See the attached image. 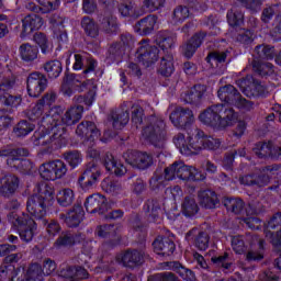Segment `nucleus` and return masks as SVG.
Returning <instances> with one entry per match:
<instances>
[{
    "mask_svg": "<svg viewBox=\"0 0 281 281\" xmlns=\"http://www.w3.org/2000/svg\"><path fill=\"white\" fill-rule=\"evenodd\" d=\"M198 198L200 201V205H202V207H205L206 210H214V207L218 205V196L216 195V192L210 189L201 190L198 193Z\"/></svg>",
    "mask_w": 281,
    "mask_h": 281,
    "instance_id": "37",
    "label": "nucleus"
},
{
    "mask_svg": "<svg viewBox=\"0 0 281 281\" xmlns=\"http://www.w3.org/2000/svg\"><path fill=\"white\" fill-rule=\"evenodd\" d=\"M130 120H131V114L128 113V110H125L124 112H121V113L111 112L110 114V122H112V126L116 131H122V128H124V126L128 124Z\"/></svg>",
    "mask_w": 281,
    "mask_h": 281,
    "instance_id": "44",
    "label": "nucleus"
},
{
    "mask_svg": "<svg viewBox=\"0 0 281 281\" xmlns=\"http://www.w3.org/2000/svg\"><path fill=\"white\" fill-rule=\"evenodd\" d=\"M239 183L249 188H267L269 186V178L259 169L257 172L239 177Z\"/></svg>",
    "mask_w": 281,
    "mask_h": 281,
    "instance_id": "21",
    "label": "nucleus"
},
{
    "mask_svg": "<svg viewBox=\"0 0 281 281\" xmlns=\"http://www.w3.org/2000/svg\"><path fill=\"white\" fill-rule=\"evenodd\" d=\"M217 98L226 104H233L240 111H254V101H249L240 94L236 87L232 85L223 86L217 91Z\"/></svg>",
    "mask_w": 281,
    "mask_h": 281,
    "instance_id": "4",
    "label": "nucleus"
},
{
    "mask_svg": "<svg viewBox=\"0 0 281 281\" xmlns=\"http://www.w3.org/2000/svg\"><path fill=\"white\" fill-rule=\"evenodd\" d=\"M246 240L251 247L246 254V260L248 262H259V260H262L265 258V239L250 233L246 235Z\"/></svg>",
    "mask_w": 281,
    "mask_h": 281,
    "instance_id": "12",
    "label": "nucleus"
},
{
    "mask_svg": "<svg viewBox=\"0 0 281 281\" xmlns=\"http://www.w3.org/2000/svg\"><path fill=\"white\" fill-rule=\"evenodd\" d=\"M250 66L252 67V71L261 78H269L271 76H276V66H273V64L269 61H262L257 57H254L250 61Z\"/></svg>",
    "mask_w": 281,
    "mask_h": 281,
    "instance_id": "29",
    "label": "nucleus"
},
{
    "mask_svg": "<svg viewBox=\"0 0 281 281\" xmlns=\"http://www.w3.org/2000/svg\"><path fill=\"white\" fill-rule=\"evenodd\" d=\"M136 58L144 67H153L159 60V48L143 42L136 50Z\"/></svg>",
    "mask_w": 281,
    "mask_h": 281,
    "instance_id": "13",
    "label": "nucleus"
},
{
    "mask_svg": "<svg viewBox=\"0 0 281 281\" xmlns=\"http://www.w3.org/2000/svg\"><path fill=\"white\" fill-rule=\"evenodd\" d=\"M191 146L195 150V155H198L199 150H216L221 148V139L207 136L204 131L196 130L195 142Z\"/></svg>",
    "mask_w": 281,
    "mask_h": 281,
    "instance_id": "14",
    "label": "nucleus"
},
{
    "mask_svg": "<svg viewBox=\"0 0 281 281\" xmlns=\"http://www.w3.org/2000/svg\"><path fill=\"white\" fill-rule=\"evenodd\" d=\"M101 188L104 192L112 195L120 194L122 192V183L115 180L111 181L109 179H104L101 182Z\"/></svg>",
    "mask_w": 281,
    "mask_h": 281,
    "instance_id": "60",
    "label": "nucleus"
},
{
    "mask_svg": "<svg viewBox=\"0 0 281 281\" xmlns=\"http://www.w3.org/2000/svg\"><path fill=\"white\" fill-rule=\"evenodd\" d=\"M64 159L71 168H77L82 162V155L78 150H69L64 153Z\"/></svg>",
    "mask_w": 281,
    "mask_h": 281,
    "instance_id": "63",
    "label": "nucleus"
},
{
    "mask_svg": "<svg viewBox=\"0 0 281 281\" xmlns=\"http://www.w3.org/2000/svg\"><path fill=\"white\" fill-rule=\"evenodd\" d=\"M43 69L48 78L56 80L63 74V63L58 59L48 60L43 65Z\"/></svg>",
    "mask_w": 281,
    "mask_h": 281,
    "instance_id": "48",
    "label": "nucleus"
},
{
    "mask_svg": "<svg viewBox=\"0 0 281 281\" xmlns=\"http://www.w3.org/2000/svg\"><path fill=\"white\" fill-rule=\"evenodd\" d=\"M24 277L27 281H43V268L38 263H33L29 267Z\"/></svg>",
    "mask_w": 281,
    "mask_h": 281,
    "instance_id": "61",
    "label": "nucleus"
},
{
    "mask_svg": "<svg viewBox=\"0 0 281 281\" xmlns=\"http://www.w3.org/2000/svg\"><path fill=\"white\" fill-rule=\"evenodd\" d=\"M252 153L258 157L259 159H265L266 157H276V154L273 153V143L269 142H259L255 144V147L252 148Z\"/></svg>",
    "mask_w": 281,
    "mask_h": 281,
    "instance_id": "46",
    "label": "nucleus"
},
{
    "mask_svg": "<svg viewBox=\"0 0 281 281\" xmlns=\"http://www.w3.org/2000/svg\"><path fill=\"white\" fill-rule=\"evenodd\" d=\"M101 30L105 34H114L117 32V18L111 13H106L101 20Z\"/></svg>",
    "mask_w": 281,
    "mask_h": 281,
    "instance_id": "52",
    "label": "nucleus"
},
{
    "mask_svg": "<svg viewBox=\"0 0 281 281\" xmlns=\"http://www.w3.org/2000/svg\"><path fill=\"white\" fill-rule=\"evenodd\" d=\"M143 137L156 148L161 146V142H166L168 137L166 122L156 115H150L147 117L146 126L143 128Z\"/></svg>",
    "mask_w": 281,
    "mask_h": 281,
    "instance_id": "3",
    "label": "nucleus"
},
{
    "mask_svg": "<svg viewBox=\"0 0 281 281\" xmlns=\"http://www.w3.org/2000/svg\"><path fill=\"white\" fill-rule=\"evenodd\" d=\"M30 155V150L27 148H15V149H2L0 150V157H8L7 164L10 168H19V164L21 161L20 157H27Z\"/></svg>",
    "mask_w": 281,
    "mask_h": 281,
    "instance_id": "26",
    "label": "nucleus"
},
{
    "mask_svg": "<svg viewBox=\"0 0 281 281\" xmlns=\"http://www.w3.org/2000/svg\"><path fill=\"white\" fill-rule=\"evenodd\" d=\"M16 81L12 77H0V103L4 106H19L21 104V97L8 93L14 89Z\"/></svg>",
    "mask_w": 281,
    "mask_h": 281,
    "instance_id": "9",
    "label": "nucleus"
},
{
    "mask_svg": "<svg viewBox=\"0 0 281 281\" xmlns=\"http://www.w3.org/2000/svg\"><path fill=\"white\" fill-rule=\"evenodd\" d=\"M211 262L218 269L229 271L234 267V257L229 252H223L220 256L212 257Z\"/></svg>",
    "mask_w": 281,
    "mask_h": 281,
    "instance_id": "43",
    "label": "nucleus"
},
{
    "mask_svg": "<svg viewBox=\"0 0 281 281\" xmlns=\"http://www.w3.org/2000/svg\"><path fill=\"white\" fill-rule=\"evenodd\" d=\"M224 207L232 214H243L245 212V202L239 198H225Z\"/></svg>",
    "mask_w": 281,
    "mask_h": 281,
    "instance_id": "50",
    "label": "nucleus"
},
{
    "mask_svg": "<svg viewBox=\"0 0 281 281\" xmlns=\"http://www.w3.org/2000/svg\"><path fill=\"white\" fill-rule=\"evenodd\" d=\"M76 201V193H74V190L67 188L58 191L57 193V203L61 207H69Z\"/></svg>",
    "mask_w": 281,
    "mask_h": 281,
    "instance_id": "53",
    "label": "nucleus"
},
{
    "mask_svg": "<svg viewBox=\"0 0 281 281\" xmlns=\"http://www.w3.org/2000/svg\"><path fill=\"white\" fill-rule=\"evenodd\" d=\"M170 122L177 128H188L194 122V113L188 108H176L169 115Z\"/></svg>",
    "mask_w": 281,
    "mask_h": 281,
    "instance_id": "15",
    "label": "nucleus"
},
{
    "mask_svg": "<svg viewBox=\"0 0 281 281\" xmlns=\"http://www.w3.org/2000/svg\"><path fill=\"white\" fill-rule=\"evenodd\" d=\"M200 122L212 128L221 130V103L206 108L200 115Z\"/></svg>",
    "mask_w": 281,
    "mask_h": 281,
    "instance_id": "18",
    "label": "nucleus"
},
{
    "mask_svg": "<svg viewBox=\"0 0 281 281\" xmlns=\"http://www.w3.org/2000/svg\"><path fill=\"white\" fill-rule=\"evenodd\" d=\"M153 247L155 254L158 256H162V258H168L169 256H172L175 254V249H177V246L175 245V241L168 237H161L158 236L153 241Z\"/></svg>",
    "mask_w": 281,
    "mask_h": 281,
    "instance_id": "22",
    "label": "nucleus"
},
{
    "mask_svg": "<svg viewBox=\"0 0 281 281\" xmlns=\"http://www.w3.org/2000/svg\"><path fill=\"white\" fill-rule=\"evenodd\" d=\"M250 91V95L254 98H267L269 95V88L258 80L252 81Z\"/></svg>",
    "mask_w": 281,
    "mask_h": 281,
    "instance_id": "62",
    "label": "nucleus"
},
{
    "mask_svg": "<svg viewBox=\"0 0 281 281\" xmlns=\"http://www.w3.org/2000/svg\"><path fill=\"white\" fill-rule=\"evenodd\" d=\"M52 205H54V189L49 186H44L38 193L27 199L26 210L36 221H43Z\"/></svg>",
    "mask_w": 281,
    "mask_h": 281,
    "instance_id": "1",
    "label": "nucleus"
},
{
    "mask_svg": "<svg viewBox=\"0 0 281 281\" xmlns=\"http://www.w3.org/2000/svg\"><path fill=\"white\" fill-rule=\"evenodd\" d=\"M186 240L192 243L199 251H205L210 247V234L199 227H193L187 232Z\"/></svg>",
    "mask_w": 281,
    "mask_h": 281,
    "instance_id": "16",
    "label": "nucleus"
},
{
    "mask_svg": "<svg viewBox=\"0 0 281 281\" xmlns=\"http://www.w3.org/2000/svg\"><path fill=\"white\" fill-rule=\"evenodd\" d=\"M245 15L243 14V10L238 9L237 7L232 8L227 12V21L231 27H238V25H243V21Z\"/></svg>",
    "mask_w": 281,
    "mask_h": 281,
    "instance_id": "57",
    "label": "nucleus"
},
{
    "mask_svg": "<svg viewBox=\"0 0 281 281\" xmlns=\"http://www.w3.org/2000/svg\"><path fill=\"white\" fill-rule=\"evenodd\" d=\"M81 27L87 36L90 38H98L100 35V26L97 24L94 19L83 16L81 20Z\"/></svg>",
    "mask_w": 281,
    "mask_h": 281,
    "instance_id": "47",
    "label": "nucleus"
},
{
    "mask_svg": "<svg viewBox=\"0 0 281 281\" xmlns=\"http://www.w3.org/2000/svg\"><path fill=\"white\" fill-rule=\"evenodd\" d=\"M175 58L172 57V54H167L161 57L160 66H159V74L161 76H165L166 78L172 76L175 71Z\"/></svg>",
    "mask_w": 281,
    "mask_h": 281,
    "instance_id": "51",
    "label": "nucleus"
},
{
    "mask_svg": "<svg viewBox=\"0 0 281 281\" xmlns=\"http://www.w3.org/2000/svg\"><path fill=\"white\" fill-rule=\"evenodd\" d=\"M265 236L274 249L281 250V212L276 213L267 223Z\"/></svg>",
    "mask_w": 281,
    "mask_h": 281,
    "instance_id": "8",
    "label": "nucleus"
},
{
    "mask_svg": "<svg viewBox=\"0 0 281 281\" xmlns=\"http://www.w3.org/2000/svg\"><path fill=\"white\" fill-rule=\"evenodd\" d=\"M100 177H102V171L100 170V167H98V162L91 160L87 164L86 170L78 180L81 190H85L86 192L88 190H93L98 184V181H100Z\"/></svg>",
    "mask_w": 281,
    "mask_h": 281,
    "instance_id": "7",
    "label": "nucleus"
},
{
    "mask_svg": "<svg viewBox=\"0 0 281 281\" xmlns=\"http://www.w3.org/2000/svg\"><path fill=\"white\" fill-rule=\"evenodd\" d=\"M74 58H75V64L72 66V69L78 71L86 67V69L83 70L85 76H87V74H91L95 71V67H98V61H95V59L93 58H87L86 64H85V57H82V55L80 54H75Z\"/></svg>",
    "mask_w": 281,
    "mask_h": 281,
    "instance_id": "36",
    "label": "nucleus"
},
{
    "mask_svg": "<svg viewBox=\"0 0 281 281\" xmlns=\"http://www.w3.org/2000/svg\"><path fill=\"white\" fill-rule=\"evenodd\" d=\"M86 89H89L88 93L86 95H76L74 101L77 104H86L87 106H91L95 100V83H93V87L88 86L85 88V91Z\"/></svg>",
    "mask_w": 281,
    "mask_h": 281,
    "instance_id": "58",
    "label": "nucleus"
},
{
    "mask_svg": "<svg viewBox=\"0 0 281 281\" xmlns=\"http://www.w3.org/2000/svg\"><path fill=\"white\" fill-rule=\"evenodd\" d=\"M176 177L182 181H196V169L187 166L183 161H175L165 169V180L172 181Z\"/></svg>",
    "mask_w": 281,
    "mask_h": 281,
    "instance_id": "6",
    "label": "nucleus"
},
{
    "mask_svg": "<svg viewBox=\"0 0 281 281\" xmlns=\"http://www.w3.org/2000/svg\"><path fill=\"white\" fill-rule=\"evenodd\" d=\"M63 85H72L74 87L78 88L77 91H79V93H82V91H85V89L88 87H93V80H86L82 82L80 79H78L76 74L66 72Z\"/></svg>",
    "mask_w": 281,
    "mask_h": 281,
    "instance_id": "40",
    "label": "nucleus"
},
{
    "mask_svg": "<svg viewBox=\"0 0 281 281\" xmlns=\"http://www.w3.org/2000/svg\"><path fill=\"white\" fill-rule=\"evenodd\" d=\"M205 41V33H195L187 43H184L181 47L182 56L186 58H192L196 50Z\"/></svg>",
    "mask_w": 281,
    "mask_h": 281,
    "instance_id": "27",
    "label": "nucleus"
},
{
    "mask_svg": "<svg viewBox=\"0 0 281 281\" xmlns=\"http://www.w3.org/2000/svg\"><path fill=\"white\" fill-rule=\"evenodd\" d=\"M37 2L42 7L36 5L34 2H29L26 9L36 14H38V12L47 14V12H52V10H56V8L60 5V0H37Z\"/></svg>",
    "mask_w": 281,
    "mask_h": 281,
    "instance_id": "35",
    "label": "nucleus"
},
{
    "mask_svg": "<svg viewBox=\"0 0 281 281\" xmlns=\"http://www.w3.org/2000/svg\"><path fill=\"white\" fill-rule=\"evenodd\" d=\"M85 216V211L82 206L75 205L66 215V225L68 227H78L80 223H82V218Z\"/></svg>",
    "mask_w": 281,
    "mask_h": 281,
    "instance_id": "41",
    "label": "nucleus"
},
{
    "mask_svg": "<svg viewBox=\"0 0 281 281\" xmlns=\"http://www.w3.org/2000/svg\"><path fill=\"white\" fill-rule=\"evenodd\" d=\"M85 207L90 214H104L109 212V202L104 195L95 193L86 199Z\"/></svg>",
    "mask_w": 281,
    "mask_h": 281,
    "instance_id": "19",
    "label": "nucleus"
},
{
    "mask_svg": "<svg viewBox=\"0 0 281 281\" xmlns=\"http://www.w3.org/2000/svg\"><path fill=\"white\" fill-rule=\"evenodd\" d=\"M148 281H181V279L172 272H160L149 277Z\"/></svg>",
    "mask_w": 281,
    "mask_h": 281,
    "instance_id": "64",
    "label": "nucleus"
},
{
    "mask_svg": "<svg viewBox=\"0 0 281 281\" xmlns=\"http://www.w3.org/2000/svg\"><path fill=\"white\" fill-rule=\"evenodd\" d=\"M26 89L31 98H38L47 89V76L43 72H31L26 79Z\"/></svg>",
    "mask_w": 281,
    "mask_h": 281,
    "instance_id": "10",
    "label": "nucleus"
},
{
    "mask_svg": "<svg viewBox=\"0 0 281 281\" xmlns=\"http://www.w3.org/2000/svg\"><path fill=\"white\" fill-rule=\"evenodd\" d=\"M76 135L80 137V139H91L95 142L100 137V130L95 123L91 121H82L78 124L76 128Z\"/></svg>",
    "mask_w": 281,
    "mask_h": 281,
    "instance_id": "23",
    "label": "nucleus"
},
{
    "mask_svg": "<svg viewBox=\"0 0 281 281\" xmlns=\"http://www.w3.org/2000/svg\"><path fill=\"white\" fill-rule=\"evenodd\" d=\"M19 53L25 63H34L38 58V46L24 43L20 46Z\"/></svg>",
    "mask_w": 281,
    "mask_h": 281,
    "instance_id": "38",
    "label": "nucleus"
},
{
    "mask_svg": "<svg viewBox=\"0 0 281 281\" xmlns=\"http://www.w3.org/2000/svg\"><path fill=\"white\" fill-rule=\"evenodd\" d=\"M205 94L204 85H195L191 89L187 90L181 94V98L186 104H199L201 99Z\"/></svg>",
    "mask_w": 281,
    "mask_h": 281,
    "instance_id": "34",
    "label": "nucleus"
},
{
    "mask_svg": "<svg viewBox=\"0 0 281 281\" xmlns=\"http://www.w3.org/2000/svg\"><path fill=\"white\" fill-rule=\"evenodd\" d=\"M257 58L263 60H273L276 58V48L271 45L260 44L255 47Z\"/></svg>",
    "mask_w": 281,
    "mask_h": 281,
    "instance_id": "54",
    "label": "nucleus"
},
{
    "mask_svg": "<svg viewBox=\"0 0 281 281\" xmlns=\"http://www.w3.org/2000/svg\"><path fill=\"white\" fill-rule=\"evenodd\" d=\"M157 44L161 49H172L175 43H177V33H172L170 31H162L158 33Z\"/></svg>",
    "mask_w": 281,
    "mask_h": 281,
    "instance_id": "42",
    "label": "nucleus"
},
{
    "mask_svg": "<svg viewBox=\"0 0 281 281\" xmlns=\"http://www.w3.org/2000/svg\"><path fill=\"white\" fill-rule=\"evenodd\" d=\"M157 24V16L156 15H147L140 19L134 25V30L140 36H148V34H153L155 31V25Z\"/></svg>",
    "mask_w": 281,
    "mask_h": 281,
    "instance_id": "32",
    "label": "nucleus"
},
{
    "mask_svg": "<svg viewBox=\"0 0 281 281\" xmlns=\"http://www.w3.org/2000/svg\"><path fill=\"white\" fill-rule=\"evenodd\" d=\"M181 212L183 216L187 218H192V216H196L199 214V204L193 196L187 195L181 203Z\"/></svg>",
    "mask_w": 281,
    "mask_h": 281,
    "instance_id": "39",
    "label": "nucleus"
},
{
    "mask_svg": "<svg viewBox=\"0 0 281 281\" xmlns=\"http://www.w3.org/2000/svg\"><path fill=\"white\" fill-rule=\"evenodd\" d=\"M8 221L13 227H16L19 236L23 243H32L34 238V229H36V222L25 213L18 215L16 213H9Z\"/></svg>",
    "mask_w": 281,
    "mask_h": 281,
    "instance_id": "5",
    "label": "nucleus"
},
{
    "mask_svg": "<svg viewBox=\"0 0 281 281\" xmlns=\"http://www.w3.org/2000/svg\"><path fill=\"white\" fill-rule=\"evenodd\" d=\"M173 144L180 150L181 155H196V150L192 147V143L188 145L186 135L178 133L173 136Z\"/></svg>",
    "mask_w": 281,
    "mask_h": 281,
    "instance_id": "45",
    "label": "nucleus"
},
{
    "mask_svg": "<svg viewBox=\"0 0 281 281\" xmlns=\"http://www.w3.org/2000/svg\"><path fill=\"white\" fill-rule=\"evenodd\" d=\"M42 124L47 131H52V135H43L37 138L40 146H49L55 144V146H67V139H69V134H67V127L65 125H59L58 121L54 116L46 115L42 119Z\"/></svg>",
    "mask_w": 281,
    "mask_h": 281,
    "instance_id": "2",
    "label": "nucleus"
},
{
    "mask_svg": "<svg viewBox=\"0 0 281 281\" xmlns=\"http://www.w3.org/2000/svg\"><path fill=\"white\" fill-rule=\"evenodd\" d=\"M227 54L229 52H211L206 57V63L211 64V67H218L220 65H223L225 60H227Z\"/></svg>",
    "mask_w": 281,
    "mask_h": 281,
    "instance_id": "59",
    "label": "nucleus"
},
{
    "mask_svg": "<svg viewBox=\"0 0 281 281\" xmlns=\"http://www.w3.org/2000/svg\"><path fill=\"white\" fill-rule=\"evenodd\" d=\"M116 261L123 267L133 269L144 263V251L137 249H127L116 257Z\"/></svg>",
    "mask_w": 281,
    "mask_h": 281,
    "instance_id": "20",
    "label": "nucleus"
},
{
    "mask_svg": "<svg viewBox=\"0 0 281 281\" xmlns=\"http://www.w3.org/2000/svg\"><path fill=\"white\" fill-rule=\"evenodd\" d=\"M144 212L149 223H157L161 218V202L157 199H149L144 204Z\"/></svg>",
    "mask_w": 281,
    "mask_h": 281,
    "instance_id": "31",
    "label": "nucleus"
},
{
    "mask_svg": "<svg viewBox=\"0 0 281 281\" xmlns=\"http://www.w3.org/2000/svg\"><path fill=\"white\" fill-rule=\"evenodd\" d=\"M43 27V18L36 14H29L22 20V31L20 33V38H26L35 30H41Z\"/></svg>",
    "mask_w": 281,
    "mask_h": 281,
    "instance_id": "24",
    "label": "nucleus"
},
{
    "mask_svg": "<svg viewBox=\"0 0 281 281\" xmlns=\"http://www.w3.org/2000/svg\"><path fill=\"white\" fill-rule=\"evenodd\" d=\"M102 164L108 172H112L116 177H124V175H126V167L122 162L115 160V157H113V154L111 153L104 154Z\"/></svg>",
    "mask_w": 281,
    "mask_h": 281,
    "instance_id": "28",
    "label": "nucleus"
},
{
    "mask_svg": "<svg viewBox=\"0 0 281 281\" xmlns=\"http://www.w3.org/2000/svg\"><path fill=\"white\" fill-rule=\"evenodd\" d=\"M123 157L126 164L137 170H148L153 166V155L148 153L128 150Z\"/></svg>",
    "mask_w": 281,
    "mask_h": 281,
    "instance_id": "11",
    "label": "nucleus"
},
{
    "mask_svg": "<svg viewBox=\"0 0 281 281\" xmlns=\"http://www.w3.org/2000/svg\"><path fill=\"white\" fill-rule=\"evenodd\" d=\"M126 54V48L122 46V43H113L108 50L106 60L109 63H120Z\"/></svg>",
    "mask_w": 281,
    "mask_h": 281,
    "instance_id": "49",
    "label": "nucleus"
},
{
    "mask_svg": "<svg viewBox=\"0 0 281 281\" xmlns=\"http://www.w3.org/2000/svg\"><path fill=\"white\" fill-rule=\"evenodd\" d=\"M85 235L81 233H71V231H64L59 234L58 238L54 243L55 249H67L75 245L83 243Z\"/></svg>",
    "mask_w": 281,
    "mask_h": 281,
    "instance_id": "17",
    "label": "nucleus"
},
{
    "mask_svg": "<svg viewBox=\"0 0 281 281\" xmlns=\"http://www.w3.org/2000/svg\"><path fill=\"white\" fill-rule=\"evenodd\" d=\"M82 113H85V106L82 105L70 106L61 116V122L64 126H74V124H78V122L82 120Z\"/></svg>",
    "mask_w": 281,
    "mask_h": 281,
    "instance_id": "33",
    "label": "nucleus"
},
{
    "mask_svg": "<svg viewBox=\"0 0 281 281\" xmlns=\"http://www.w3.org/2000/svg\"><path fill=\"white\" fill-rule=\"evenodd\" d=\"M19 188V177L12 173H4L0 178V194L2 196H12Z\"/></svg>",
    "mask_w": 281,
    "mask_h": 281,
    "instance_id": "25",
    "label": "nucleus"
},
{
    "mask_svg": "<svg viewBox=\"0 0 281 281\" xmlns=\"http://www.w3.org/2000/svg\"><path fill=\"white\" fill-rule=\"evenodd\" d=\"M33 41L38 45L42 54L44 56H47V54H52V45L49 44V40L47 38V35L45 33H35L33 36Z\"/></svg>",
    "mask_w": 281,
    "mask_h": 281,
    "instance_id": "56",
    "label": "nucleus"
},
{
    "mask_svg": "<svg viewBox=\"0 0 281 281\" xmlns=\"http://www.w3.org/2000/svg\"><path fill=\"white\" fill-rule=\"evenodd\" d=\"M220 115V128L234 126L236 122H238V113L234 110V108H229L226 104L221 103Z\"/></svg>",
    "mask_w": 281,
    "mask_h": 281,
    "instance_id": "30",
    "label": "nucleus"
},
{
    "mask_svg": "<svg viewBox=\"0 0 281 281\" xmlns=\"http://www.w3.org/2000/svg\"><path fill=\"white\" fill-rule=\"evenodd\" d=\"M171 269L176 273H179L180 278L186 281H194L196 280V276H194V272L181 265L179 261L171 262Z\"/></svg>",
    "mask_w": 281,
    "mask_h": 281,
    "instance_id": "55",
    "label": "nucleus"
}]
</instances>
